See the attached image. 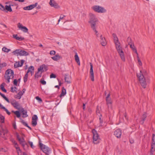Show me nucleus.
I'll return each mask as SVG.
<instances>
[{
  "mask_svg": "<svg viewBox=\"0 0 155 155\" xmlns=\"http://www.w3.org/2000/svg\"><path fill=\"white\" fill-rule=\"evenodd\" d=\"M23 94V92L21 91H20L18 93L17 97H16L18 98V99H20Z\"/></svg>",
  "mask_w": 155,
  "mask_h": 155,
  "instance_id": "c9c22d12",
  "label": "nucleus"
},
{
  "mask_svg": "<svg viewBox=\"0 0 155 155\" xmlns=\"http://www.w3.org/2000/svg\"><path fill=\"white\" fill-rule=\"evenodd\" d=\"M14 73L13 70L11 69L7 70L5 72V78L7 80V83H9L10 82L9 80L13 79L14 78Z\"/></svg>",
  "mask_w": 155,
  "mask_h": 155,
  "instance_id": "7ed1b4c3",
  "label": "nucleus"
},
{
  "mask_svg": "<svg viewBox=\"0 0 155 155\" xmlns=\"http://www.w3.org/2000/svg\"><path fill=\"white\" fill-rule=\"evenodd\" d=\"M5 9L9 12L12 11V10L10 5H6L5 7Z\"/></svg>",
  "mask_w": 155,
  "mask_h": 155,
  "instance_id": "f704fd0d",
  "label": "nucleus"
},
{
  "mask_svg": "<svg viewBox=\"0 0 155 155\" xmlns=\"http://www.w3.org/2000/svg\"><path fill=\"white\" fill-rule=\"evenodd\" d=\"M56 78V76L55 74L53 73H52L50 75V78Z\"/></svg>",
  "mask_w": 155,
  "mask_h": 155,
  "instance_id": "5fc2aeb1",
  "label": "nucleus"
},
{
  "mask_svg": "<svg viewBox=\"0 0 155 155\" xmlns=\"http://www.w3.org/2000/svg\"><path fill=\"white\" fill-rule=\"evenodd\" d=\"M28 143L30 145L31 147L32 148H33L34 147V146L33 145V142L31 141H29Z\"/></svg>",
  "mask_w": 155,
  "mask_h": 155,
  "instance_id": "4d7b16f0",
  "label": "nucleus"
},
{
  "mask_svg": "<svg viewBox=\"0 0 155 155\" xmlns=\"http://www.w3.org/2000/svg\"><path fill=\"white\" fill-rule=\"evenodd\" d=\"M5 121V117H0V122L4 123Z\"/></svg>",
  "mask_w": 155,
  "mask_h": 155,
  "instance_id": "49530a36",
  "label": "nucleus"
},
{
  "mask_svg": "<svg viewBox=\"0 0 155 155\" xmlns=\"http://www.w3.org/2000/svg\"><path fill=\"white\" fill-rule=\"evenodd\" d=\"M0 108L2 109H5V107H4L2 105L0 104Z\"/></svg>",
  "mask_w": 155,
  "mask_h": 155,
  "instance_id": "338daca9",
  "label": "nucleus"
},
{
  "mask_svg": "<svg viewBox=\"0 0 155 155\" xmlns=\"http://www.w3.org/2000/svg\"><path fill=\"white\" fill-rule=\"evenodd\" d=\"M155 136V135L154 134H153L152 135V143L151 145V150H154L155 151V141L154 140V137Z\"/></svg>",
  "mask_w": 155,
  "mask_h": 155,
  "instance_id": "dca6fc26",
  "label": "nucleus"
},
{
  "mask_svg": "<svg viewBox=\"0 0 155 155\" xmlns=\"http://www.w3.org/2000/svg\"><path fill=\"white\" fill-rule=\"evenodd\" d=\"M19 141L20 142V144H22V143H26L25 139L23 137H22L21 138L20 141Z\"/></svg>",
  "mask_w": 155,
  "mask_h": 155,
  "instance_id": "a18cd8bd",
  "label": "nucleus"
},
{
  "mask_svg": "<svg viewBox=\"0 0 155 155\" xmlns=\"http://www.w3.org/2000/svg\"><path fill=\"white\" fill-rule=\"evenodd\" d=\"M65 16V15H61V16H60L59 19L58 20V23L61 20L63 19L64 17Z\"/></svg>",
  "mask_w": 155,
  "mask_h": 155,
  "instance_id": "3c124183",
  "label": "nucleus"
},
{
  "mask_svg": "<svg viewBox=\"0 0 155 155\" xmlns=\"http://www.w3.org/2000/svg\"><path fill=\"white\" fill-rule=\"evenodd\" d=\"M15 134L17 139L18 140V141H20V139L21 138L20 137L19 135L18 134V133L16 132V133Z\"/></svg>",
  "mask_w": 155,
  "mask_h": 155,
  "instance_id": "864d4df0",
  "label": "nucleus"
},
{
  "mask_svg": "<svg viewBox=\"0 0 155 155\" xmlns=\"http://www.w3.org/2000/svg\"><path fill=\"white\" fill-rule=\"evenodd\" d=\"M56 54V51L54 50L51 51L50 52V54L51 55H54Z\"/></svg>",
  "mask_w": 155,
  "mask_h": 155,
  "instance_id": "de8ad7c7",
  "label": "nucleus"
},
{
  "mask_svg": "<svg viewBox=\"0 0 155 155\" xmlns=\"http://www.w3.org/2000/svg\"><path fill=\"white\" fill-rule=\"evenodd\" d=\"M18 81L17 79H15L13 81V84L17 86Z\"/></svg>",
  "mask_w": 155,
  "mask_h": 155,
  "instance_id": "052dcab7",
  "label": "nucleus"
},
{
  "mask_svg": "<svg viewBox=\"0 0 155 155\" xmlns=\"http://www.w3.org/2000/svg\"><path fill=\"white\" fill-rule=\"evenodd\" d=\"M64 80L65 81L67 82V83L69 84L71 83V78L67 74L65 75Z\"/></svg>",
  "mask_w": 155,
  "mask_h": 155,
  "instance_id": "c85d7f7f",
  "label": "nucleus"
},
{
  "mask_svg": "<svg viewBox=\"0 0 155 155\" xmlns=\"http://www.w3.org/2000/svg\"><path fill=\"white\" fill-rule=\"evenodd\" d=\"M22 147L24 148V147L26 145L27 146V147H28V144H27V143H22V144H21Z\"/></svg>",
  "mask_w": 155,
  "mask_h": 155,
  "instance_id": "69168bd1",
  "label": "nucleus"
},
{
  "mask_svg": "<svg viewBox=\"0 0 155 155\" xmlns=\"http://www.w3.org/2000/svg\"><path fill=\"white\" fill-rule=\"evenodd\" d=\"M11 141L15 145L14 147L17 150L18 153V151H21V150L20 149L19 147H18V144L14 139H11Z\"/></svg>",
  "mask_w": 155,
  "mask_h": 155,
  "instance_id": "2eb2a0df",
  "label": "nucleus"
},
{
  "mask_svg": "<svg viewBox=\"0 0 155 155\" xmlns=\"http://www.w3.org/2000/svg\"><path fill=\"white\" fill-rule=\"evenodd\" d=\"M92 132L93 134V143L95 144H97L100 142L99 137L97 131L94 129L92 130Z\"/></svg>",
  "mask_w": 155,
  "mask_h": 155,
  "instance_id": "423d86ee",
  "label": "nucleus"
},
{
  "mask_svg": "<svg viewBox=\"0 0 155 155\" xmlns=\"http://www.w3.org/2000/svg\"><path fill=\"white\" fill-rule=\"evenodd\" d=\"M122 134L121 130L120 129H118L115 130L114 132V135L118 138L121 137Z\"/></svg>",
  "mask_w": 155,
  "mask_h": 155,
  "instance_id": "9d476101",
  "label": "nucleus"
},
{
  "mask_svg": "<svg viewBox=\"0 0 155 155\" xmlns=\"http://www.w3.org/2000/svg\"><path fill=\"white\" fill-rule=\"evenodd\" d=\"M107 107L109 110H112V103H110L108 104H107Z\"/></svg>",
  "mask_w": 155,
  "mask_h": 155,
  "instance_id": "37998d69",
  "label": "nucleus"
},
{
  "mask_svg": "<svg viewBox=\"0 0 155 155\" xmlns=\"http://www.w3.org/2000/svg\"><path fill=\"white\" fill-rule=\"evenodd\" d=\"M66 89H65L64 87H63L62 88V92L60 96V97L64 96L66 94Z\"/></svg>",
  "mask_w": 155,
  "mask_h": 155,
  "instance_id": "7c9ffc66",
  "label": "nucleus"
},
{
  "mask_svg": "<svg viewBox=\"0 0 155 155\" xmlns=\"http://www.w3.org/2000/svg\"><path fill=\"white\" fill-rule=\"evenodd\" d=\"M0 108L2 109H5V107H4L2 105L0 104Z\"/></svg>",
  "mask_w": 155,
  "mask_h": 155,
  "instance_id": "774afa93",
  "label": "nucleus"
},
{
  "mask_svg": "<svg viewBox=\"0 0 155 155\" xmlns=\"http://www.w3.org/2000/svg\"><path fill=\"white\" fill-rule=\"evenodd\" d=\"M2 51L8 53L10 51V49L7 48L5 47H4L2 48Z\"/></svg>",
  "mask_w": 155,
  "mask_h": 155,
  "instance_id": "4c0bfd02",
  "label": "nucleus"
},
{
  "mask_svg": "<svg viewBox=\"0 0 155 155\" xmlns=\"http://www.w3.org/2000/svg\"><path fill=\"white\" fill-rule=\"evenodd\" d=\"M36 99L39 102H41L42 101V99L40 97H39L38 96L36 97Z\"/></svg>",
  "mask_w": 155,
  "mask_h": 155,
  "instance_id": "603ef678",
  "label": "nucleus"
},
{
  "mask_svg": "<svg viewBox=\"0 0 155 155\" xmlns=\"http://www.w3.org/2000/svg\"><path fill=\"white\" fill-rule=\"evenodd\" d=\"M20 122L21 123V124L25 126V127H26L28 128L30 130H32V128L31 127L29 126L27 122H25L24 120L22 119L21 120Z\"/></svg>",
  "mask_w": 155,
  "mask_h": 155,
  "instance_id": "5701e85b",
  "label": "nucleus"
},
{
  "mask_svg": "<svg viewBox=\"0 0 155 155\" xmlns=\"http://www.w3.org/2000/svg\"><path fill=\"white\" fill-rule=\"evenodd\" d=\"M41 83L43 85H45L46 84V82L44 80H41L40 81Z\"/></svg>",
  "mask_w": 155,
  "mask_h": 155,
  "instance_id": "13d9d810",
  "label": "nucleus"
},
{
  "mask_svg": "<svg viewBox=\"0 0 155 155\" xmlns=\"http://www.w3.org/2000/svg\"><path fill=\"white\" fill-rule=\"evenodd\" d=\"M1 96L8 103H10V101L3 94Z\"/></svg>",
  "mask_w": 155,
  "mask_h": 155,
  "instance_id": "e433bc0d",
  "label": "nucleus"
},
{
  "mask_svg": "<svg viewBox=\"0 0 155 155\" xmlns=\"http://www.w3.org/2000/svg\"><path fill=\"white\" fill-rule=\"evenodd\" d=\"M12 112L16 115V116H21L20 112L19 110L15 111H13Z\"/></svg>",
  "mask_w": 155,
  "mask_h": 155,
  "instance_id": "ea45409f",
  "label": "nucleus"
},
{
  "mask_svg": "<svg viewBox=\"0 0 155 155\" xmlns=\"http://www.w3.org/2000/svg\"><path fill=\"white\" fill-rule=\"evenodd\" d=\"M18 110H19L20 114H21L23 115H25L26 116H28L27 115V111L26 110L24 109L22 107H20Z\"/></svg>",
  "mask_w": 155,
  "mask_h": 155,
  "instance_id": "f3484780",
  "label": "nucleus"
},
{
  "mask_svg": "<svg viewBox=\"0 0 155 155\" xmlns=\"http://www.w3.org/2000/svg\"><path fill=\"white\" fill-rule=\"evenodd\" d=\"M120 56L122 61H125V58L124 56V52L123 50L117 51Z\"/></svg>",
  "mask_w": 155,
  "mask_h": 155,
  "instance_id": "4468645a",
  "label": "nucleus"
},
{
  "mask_svg": "<svg viewBox=\"0 0 155 155\" xmlns=\"http://www.w3.org/2000/svg\"><path fill=\"white\" fill-rule=\"evenodd\" d=\"M90 77L91 78V80L92 81H94V74L93 72V65L92 63H90Z\"/></svg>",
  "mask_w": 155,
  "mask_h": 155,
  "instance_id": "6e6552de",
  "label": "nucleus"
},
{
  "mask_svg": "<svg viewBox=\"0 0 155 155\" xmlns=\"http://www.w3.org/2000/svg\"><path fill=\"white\" fill-rule=\"evenodd\" d=\"M0 9L2 11H5V8L4 7L0 4Z\"/></svg>",
  "mask_w": 155,
  "mask_h": 155,
  "instance_id": "09e8293b",
  "label": "nucleus"
},
{
  "mask_svg": "<svg viewBox=\"0 0 155 155\" xmlns=\"http://www.w3.org/2000/svg\"><path fill=\"white\" fill-rule=\"evenodd\" d=\"M92 9L95 12L98 13H104L106 11L104 7L99 5H94L92 7Z\"/></svg>",
  "mask_w": 155,
  "mask_h": 155,
  "instance_id": "20e7f679",
  "label": "nucleus"
},
{
  "mask_svg": "<svg viewBox=\"0 0 155 155\" xmlns=\"http://www.w3.org/2000/svg\"><path fill=\"white\" fill-rule=\"evenodd\" d=\"M90 20L88 22L91 24V28L95 32V35L97 37L99 36V33L96 30V27H97V23L98 21L97 18L95 17V15L92 13L89 14Z\"/></svg>",
  "mask_w": 155,
  "mask_h": 155,
  "instance_id": "f257e3e1",
  "label": "nucleus"
},
{
  "mask_svg": "<svg viewBox=\"0 0 155 155\" xmlns=\"http://www.w3.org/2000/svg\"><path fill=\"white\" fill-rule=\"evenodd\" d=\"M28 76V74L26 73L25 74L24 77V78H23L24 81L25 83L27 81Z\"/></svg>",
  "mask_w": 155,
  "mask_h": 155,
  "instance_id": "79ce46f5",
  "label": "nucleus"
},
{
  "mask_svg": "<svg viewBox=\"0 0 155 155\" xmlns=\"http://www.w3.org/2000/svg\"><path fill=\"white\" fill-rule=\"evenodd\" d=\"M24 63L23 60H21V62L19 61L16 62L14 63V67L15 68H18L19 67H21L22 66L23 63Z\"/></svg>",
  "mask_w": 155,
  "mask_h": 155,
  "instance_id": "a211bd4d",
  "label": "nucleus"
},
{
  "mask_svg": "<svg viewBox=\"0 0 155 155\" xmlns=\"http://www.w3.org/2000/svg\"><path fill=\"white\" fill-rule=\"evenodd\" d=\"M5 111H6L7 114L8 115H9L10 114V112H9L8 110L5 107V109H3Z\"/></svg>",
  "mask_w": 155,
  "mask_h": 155,
  "instance_id": "6e6d98bb",
  "label": "nucleus"
},
{
  "mask_svg": "<svg viewBox=\"0 0 155 155\" xmlns=\"http://www.w3.org/2000/svg\"><path fill=\"white\" fill-rule=\"evenodd\" d=\"M114 43L119 42L117 37H115V38H114Z\"/></svg>",
  "mask_w": 155,
  "mask_h": 155,
  "instance_id": "8fccbe9b",
  "label": "nucleus"
},
{
  "mask_svg": "<svg viewBox=\"0 0 155 155\" xmlns=\"http://www.w3.org/2000/svg\"><path fill=\"white\" fill-rule=\"evenodd\" d=\"M16 91L15 89H14V88L13 87H11V91L13 93H14Z\"/></svg>",
  "mask_w": 155,
  "mask_h": 155,
  "instance_id": "0e129e2a",
  "label": "nucleus"
},
{
  "mask_svg": "<svg viewBox=\"0 0 155 155\" xmlns=\"http://www.w3.org/2000/svg\"><path fill=\"white\" fill-rule=\"evenodd\" d=\"M13 127L15 129H17L16 125V124L15 122H14L13 123Z\"/></svg>",
  "mask_w": 155,
  "mask_h": 155,
  "instance_id": "bf43d9fd",
  "label": "nucleus"
},
{
  "mask_svg": "<svg viewBox=\"0 0 155 155\" xmlns=\"http://www.w3.org/2000/svg\"><path fill=\"white\" fill-rule=\"evenodd\" d=\"M61 57L59 54H56L54 56L52 57L51 58L54 61H57L58 60H59Z\"/></svg>",
  "mask_w": 155,
  "mask_h": 155,
  "instance_id": "393cba45",
  "label": "nucleus"
},
{
  "mask_svg": "<svg viewBox=\"0 0 155 155\" xmlns=\"http://www.w3.org/2000/svg\"><path fill=\"white\" fill-rule=\"evenodd\" d=\"M31 124L33 127L35 126L37 124V120L38 117H32Z\"/></svg>",
  "mask_w": 155,
  "mask_h": 155,
  "instance_id": "412c9836",
  "label": "nucleus"
},
{
  "mask_svg": "<svg viewBox=\"0 0 155 155\" xmlns=\"http://www.w3.org/2000/svg\"><path fill=\"white\" fill-rule=\"evenodd\" d=\"M96 114L98 116H102V114L101 113V107H97L96 109Z\"/></svg>",
  "mask_w": 155,
  "mask_h": 155,
  "instance_id": "c756f323",
  "label": "nucleus"
},
{
  "mask_svg": "<svg viewBox=\"0 0 155 155\" xmlns=\"http://www.w3.org/2000/svg\"><path fill=\"white\" fill-rule=\"evenodd\" d=\"M41 71H38H38L35 74V78H38L41 76L42 73Z\"/></svg>",
  "mask_w": 155,
  "mask_h": 155,
  "instance_id": "a878e982",
  "label": "nucleus"
},
{
  "mask_svg": "<svg viewBox=\"0 0 155 155\" xmlns=\"http://www.w3.org/2000/svg\"><path fill=\"white\" fill-rule=\"evenodd\" d=\"M129 45L130 46V48H131L133 51L135 52L136 54L138 55V54L137 52V49L135 47L134 43H132V44H131Z\"/></svg>",
  "mask_w": 155,
  "mask_h": 155,
  "instance_id": "cd10ccee",
  "label": "nucleus"
},
{
  "mask_svg": "<svg viewBox=\"0 0 155 155\" xmlns=\"http://www.w3.org/2000/svg\"><path fill=\"white\" fill-rule=\"evenodd\" d=\"M155 151L150 149V155H153V153Z\"/></svg>",
  "mask_w": 155,
  "mask_h": 155,
  "instance_id": "e2e57ef3",
  "label": "nucleus"
},
{
  "mask_svg": "<svg viewBox=\"0 0 155 155\" xmlns=\"http://www.w3.org/2000/svg\"><path fill=\"white\" fill-rule=\"evenodd\" d=\"M49 4L51 7H54L55 8H59V6L58 4L55 1H53L52 0H50Z\"/></svg>",
  "mask_w": 155,
  "mask_h": 155,
  "instance_id": "f8f14e48",
  "label": "nucleus"
},
{
  "mask_svg": "<svg viewBox=\"0 0 155 155\" xmlns=\"http://www.w3.org/2000/svg\"><path fill=\"white\" fill-rule=\"evenodd\" d=\"M106 104H110V103H112V101L111 100V98L108 99H106Z\"/></svg>",
  "mask_w": 155,
  "mask_h": 155,
  "instance_id": "c03bdc74",
  "label": "nucleus"
},
{
  "mask_svg": "<svg viewBox=\"0 0 155 155\" xmlns=\"http://www.w3.org/2000/svg\"><path fill=\"white\" fill-rule=\"evenodd\" d=\"M13 37L14 38L19 41H21L24 39V38L22 37L21 36L19 37L17 35H13Z\"/></svg>",
  "mask_w": 155,
  "mask_h": 155,
  "instance_id": "4be33fe9",
  "label": "nucleus"
},
{
  "mask_svg": "<svg viewBox=\"0 0 155 155\" xmlns=\"http://www.w3.org/2000/svg\"><path fill=\"white\" fill-rule=\"evenodd\" d=\"M18 27L24 32L26 33L28 31V29L27 27L23 26L22 24L20 23L18 24Z\"/></svg>",
  "mask_w": 155,
  "mask_h": 155,
  "instance_id": "9b49d317",
  "label": "nucleus"
},
{
  "mask_svg": "<svg viewBox=\"0 0 155 155\" xmlns=\"http://www.w3.org/2000/svg\"><path fill=\"white\" fill-rule=\"evenodd\" d=\"M38 5L37 2L35 3L34 4L31 5L29 6L24 7L23 9L25 10H30L36 7Z\"/></svg>",
  "mask_w": 155,
  "mask_h": 155,
  "instance_id": "1a4fd4ad",
  "label": "nucleus"
},
{
  "mask_svg": "<svg viewBox=\"0 0 155 155\" xmlns=\"http://www.w3.org/2000/svg\"><path fill=\"white\" fill-rule=\"evenodd\" d=\"M29 55V54L25 51L20 50L19 55L26 56Z\"/></svg>",
  "mask_w": 155,
  "mask_h": 155,
  "instance_id": "b1692460",
  "label": "nucleus"
},
{
  "mask_svg": "<svg viewBox=\"0 0 155 155\" xmlns=\"http://www.w3.org/2000/svg\"><path fill=\"white\" fill-rule=\"evenodd\" d=\"M100 41L101 45L103 46H105L107 44V42L105 38L103 37L102 35H100Z\"/></svg>",
  "mask_w": 155,
  "mask_h": 155,
  "instance_id": "aec40b11",
  "label": "nucleus"
},
{
  "mask_svg": "<svg viewBox=\"0 0 155 155\" xmlns=\"http://www.w3.org/2000/svg\"><path fill=\"white\" fill-rule=\"evenodd\" d=\"M34 69V67L32 66H31L29 67L28 70L27 72V73H28L29 72H30L31 73H32V71H33Z\"/></svg>",
  "mask_w": 155,
  "mask_h": 155,
  "instance_id": "2f4dec72",
  "label": "nucleus"
},
{
  "mask_svg": "<svg viewBox=\"0 0 155 155\" xmlns=\"http://www.w3.org/2000/svg\"><path fill=\"white\" fill-rule=\"evenodd\" d=\"M127 41L129 45L132 44V43H133V42L132 41L131 39L129 37H128L127 38Z\"/></svg>",
  "mask_w": 155,
  "mask_h": 155,
  "instance_id": "58836bf2",
  "label": "nucleus"
},
{
  "mask_svg": "<svg viewBox=\"0 0 155 155\" xmlns=\"http://www.w3.org/2000/svg\"><path fill=\"white\" fill-rule=\"evenodd\" d=\"M115 45V48L117 51H119L121 50H123L121 46L120 43L119 42L114 43Z\"/></svg>",
  "mask_w": 155,
  "mask_h": 155,
  "instance_id": "6ab92c4d",
  "label": "nucleus"
},
{
  "mask_svg": "<svg viewBox=\"0 0 155 155\" xmlns=\"http://www.w3.org/2000/svg\"><path fill=\"white\" fill-rule=\"evenodd\" d=\"M74 58L75 61L79 65H80V61L79 58L78 56L77 53L76 52L75 54L74 55Z\"/></svg>",
  "mask_w": 155,
  "mask_h": 155,
  "instance_id": "bb28decb",
  "label": "nucleus"
},
{
  "mask_svg": "<svg viewBox=\"0 0 155 155\" xmlns=\"http://www.w3.org/2000/svg\"><path fill=\"white\" fill-rule=\"evenodd\" d=\"M7 65V64L5 62L1 63V61L0 62V68H2L5 67Z\"/></svg>",
  "mask_w": 155,
  "mask_h": 155,
  "instance_id": "a19ab883",
  "label": "nucleus"
},
{
  "mask_svg": "<svg viewBox=\"0 0 155 155\" xmlns=\"http://www.w3.org/2000/svg\"><path fill=\"white\" fill-rule=\"evenodd\" d=\"M146 119V117L143 118L142 120L140 121V123L141 124H143L144 123V120Z\"/></svg>",
  "mask_w": 155,
  "mask_h": 155,
  "instance_id": "680f3d73",
  "label": "nucleus"
},
{
  "mask_svg": "<svg viewBox=\"0 0 155 155\" xmlns=\"http://www.w3.org/2000/svg\"><path fill=\"white\" fill-rule=\"evenodd\" d=\"M15 108L18 110L21 107H20V104L17 101L13 99L10 101V103Z\"/></svg>",
  "mask_w": 155,
  "mask_h": 155,
  "instance_id": "0eeeda50",
  "label": "nucleus"
},
{
  "mask_svg": "<svg viewBox=\"0 0 155 155\" xmlns=\"http://www.w3.org/2000/svg\"><path fill=\"white\" fill-rule=\"evenodd\" d=\"M4 84H5L4 83H3L0 85V89L2 90L3 92L6 93V92L7 91L4 87Z\"/></svg>",
  "mask_w": 155,
  "mask_h": 155,
  "instance_id": "473e14b6",
  "label": "nucleus"
},
{
  "mask_svg": "<svg viewBox=\"0 0 155 155\" xmlns=\"http://www.w3.org/2000/svg\"><path fill=\"white\" fill-rule=\"evenodd\" d=\"M39 144L41 150L46 154L49 155L51 152L50 149L48 147L43 144L40 142L39 143Z\"/></svg>",
  "mask_w": 155,
  "mask_h": 155,
  "instance_id": "39448f33",
  "label": "nucleus"
},
{
  "mask_svg": "<svg viewBox=\"0 0 155 155\" xmlns=\"http://www.w3.org/2000/svg\"><path fill=\"white\" fill-rule=\"evenodd\" d=\"M48 70V67L47 65L43 64L41 66L38 68V71H41L43 72L44 71H46Z\"/></svg>",
  "mask_w": 155,
  "mask_h": 155,
  "instance_id": "ddd939ff",
  "label": "nucleus"
},
{
  "mask_svg": "<svg viewBox=\"0 0 155 155\" xmlns=\"http://www.w3.org/2000/svg\"><path fill=\"white\" fill-rule=\"evenodd\" d=\"M145 73H146V71H145V72L143 71V72L140 71L139 73L137 74V76L140 84L144 88L146 87L147 85L146 82L144 78V75H145Z\"/></svg>",
  "mask_w": 155,
  "mask_h": 155,
  "instance_id": "f03ea898",
  "label": "nucleus"
},
{
  "mask_svg": "<svg viewBox=\"0 0 155 155\" xmlns=\"http://www.w3.org/2000/svg\"><path fill=\"white\" fill-rule=\"evenodd\" d=\"M20 50L19 49H16L13 52L14 54L16 55H19L20 52Z\"/></svg>",
  "mask_w": 155,
  "mask_h": 155,
  "instance_id": "72a5a7b5",
  "label": "nucleus"
}]
</instances>
